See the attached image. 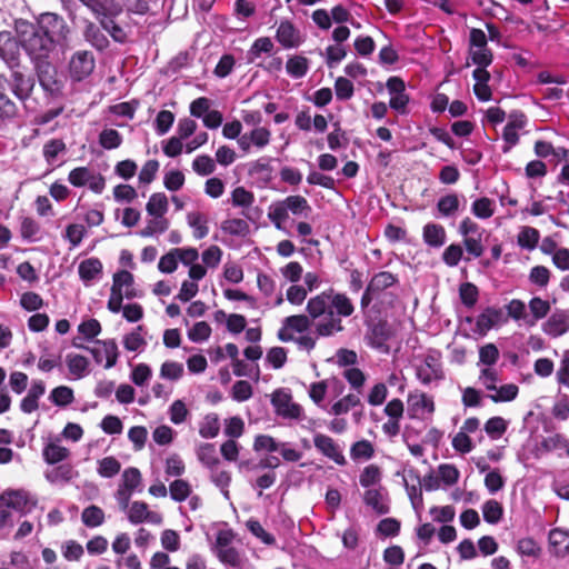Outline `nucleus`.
Wrapping results in <instances>:
<instances>
[{
	"mask_svg": "<svg viewBox=\"0 0 569 569\" xmlns=\"http://www.w3.org/2000/svg\"><path fill=\"white\" fill-rule=\"evenodd\" d=\"M66 360L71 376H73L76 379H81L86 376L89 361L84 356L69 353Z\"/></svg>",
	"mask_w": 569,
	"mask_h": 569,
	"instance_id": "obj_28",
	"label": "nucleus"
},
{
	"mask_svg": "<svg viewBox=\"0 0 569 569\" xmlns=\"http://www.w3.org/2000/svg\"><path fill=\"white\" fill-rule=\"evenodd\" d=\"M113 18L114 17H102L98 20L101 28L106 30L116 42L124 43L128 39V34L124 29L113 20Z\"/></svg>",
	"mask_w": 569,
	"mask_h": 569,
	"instance_id": "obj_29",
	"label": "nucleus"
},
{
	"mask_svg": "<svg viewBox=\"0 0 569 569\" xmlns=\"http://www.w3.org/2000/svg\"><path fill=\"white\" fill-rule=\"evenodd\" d=\"M40 226L39 223L30 217H24L21 220L20 233L22 239L28 241H34L36 236L39 233Z\"/></svg>",
	"mask_w": 569,
	"mask_h": 569,
	"instance_id": "obj_60",
	"label": "nucleus"
},
{
	"mask_svg": "<svg viewBox=\"0 0 569 569\" xmlns=\"http://www.w3.org/2000/svg\"><path fill=\"white\" fill-rule=\"evenodd\" d=\"M78 273L82 281L90 282L102 273V263L98 258L82 260L79 263Z\"/></svg>",
	"mask_w": 569,
	"mask_h": 569,
	"instance_id": "obj_21",
	"label": "nucleus"
},
{
	"mask_svg": "<svg viewBox=\"0 0 569 569\" xmlns=\"http://www.w3.org/2000/svg\"><path fill=\"white\" fill-rule=\"evenodd\" d=\"M50 400L58 407H67L74 400L73 390L67 386L52 389Z\"/></svg>",
	"mask_w": 569,
	"mask_h": 569,
	"instance_id": "obj_38",
	"label": "nucleus"
},
{
	"mask_svg": "<svg viewBox=\"0 0 569 569\" xmlns=\"http://www.w3.org/2000/svg\"><path fill=\"white\" fill-rule=\"evenodd\" d=\"M469 57L477 68L489 67L493 61V53L489 48L469 49Z\"/></svg>",
	"mask_w": 569,
	"mask_h": 569,
	"instance_id": "obj_49",
	"label": "nucleus"
},
{
	"mask_svg": "<svg viewBox=\"0 0 569 569\" xmlns=\"http://www.w3.org/2000/svg\"><path fill=\"white\" fill-rule=\"evenodd\" d=\"M141 472L138 468L129 467L122 473L121 486L133 491L141 483Z\"/></svg>",
	"mask_w": 569,
	"mask_h": 569,
	"instance_id": "obj_58",
	"label": "nucleus"
},
{
	"mask_svg": "<svg viewBox=\"0 0 569 569\" xmlns=\"http://www.w3.org/2000/svg\"><path fill=\"white\" fill-rule=\"evenodd\" d=\"M148 511L149 508L146 502L133 501L128 513V519L133 525L144 522L148 518Z\"/></svg>",
	"mask_w": 569,
	"mask_h": 569,
	"instance_id": "obj_53",
	"label": "nucleus"
},
{
	"mask_svg": "<svg viewBox=\"0 0 569 569\" xmlns=\"http://www.w3.org/2000/svg\"><path fill=\"white\" fill-rule=\"evenodd\" d=\"M416 376L423 385H429L433 380H443L445 372L439 356L427 355L423 365L417 367Z\"/></svg>",
	"mask_w": 569,
	"mask_h": 569,
	"instance_id": "obj_8",
	"label": "nucleus"
},
{
	"mask_svg": "<svg viewBox=\"0 0 569 569\" xmlns=\"http://www.w3.org/2000/svg\"><path fill=\"white\" fill-rule=\"evenodd\" d=\"M352 300L343 292L329 288L321 293L311 297L306 306L307 315H293L284 319V325L295 332L307 331L312 321L325 317L315 326L318 337H331L342 332L345 327L342 318H348L355 312Z\"/></svg>",
	"mask_w": 569,
	"mask_h": 569,
	"instance_id": "obj_1",
	"label": "nucleus"
},
{
	"mask_svg": "<svg viewBox=\"0 0 569 569\" xmlns=\"http://www.w3.org/2000/svg\"><path fill=\"white\" fill-rule=\"evenodd\" d=\"M13 94L21 101H26L31 97L36 86V80L31 74H24L19 70H14L11 74Z\"/></svg>",
	"mask_w": 569,
	"mask_h": 569,
	"instance_id": "obj_14",
	"label": "nucleus"
},
{
	"mask_svg": "<svg viewBox=\"0 0 569 569\" xmlns=\"http://www.w3.org/2000/svg\"><path fill=\"white\" fill-rule=\"evenodd\" d=\"M507 428L508 423L502 417H492L485 423V431L492 439L500 438Z\"/></svg>",
	"mask_w": 569,
	"mask_h": 569,
	"instance_id": "obj_46",
	"label": "nucleus"
},
{
	"mask_svg": "<svg viewBox=\"0 0 569 569\" xmlns=\"http://www.w3.org/2000/svg\"><path fill=\"white\" fill-rule=\"evenodd\" d=\"M273 42L269 37H260L254 40L250 50L248 51L249 61H253L262 53H270L273 50Z\"/></svg>",
	"mask_w": 569,
	"mask_h": 569,
	"instance_id": "obj_43",
	"label": "nucleus"
},
{
	"mask_svg": "<svg viewBox=\"0 0 569 569\" xmlns=\"http://www.w3.org/2000/svg\"><path fill=\"white\" fill-rule=\"evenodd\" d=\"M381 480V471L377 465L365 467L359 477V482L363 488H369Z\"/></svg>",
	"mask_w": 569,
	"mask_h": 569,
	"instance_id": "obj_47",
	"label": "nucleus"
},
{
	"mask_svg": "<svg viewBox=\"0 0 569 569\" xmlns=\"http://www.w3.org/2000/svg\"><path fill=\"white\" fill-rule=\"evenodd\" d=\"M459 297L463 306L472 308L478 301L479 290L476 284L463 282L459 287Z\"/></svg>",
	"mask_w": 569,
	"mask_h": 569,
	"instance_id": "obj_40",
	"label": "nucleus"
},
{
	"mask_svg": "<svg viewBox=\"0 0 569 569\" xmlns=\"http://www.w3.org/2000/svg\"><path fill=\"white\" fill-rule=\"evenodd\" d=\"M81 520L84 526L89 528H96L103 523L104 512L100 507L91 505L83 509L81 513Z\"/></svg>",
	"mask_w": 569,
	"mask_h": 569,
	"instance_id": "obj_33",
	"label": "nucleus"
},
{
	"mask_svg": "<svg viewBox=\"0 0 569 569\" xmlns=\"http://www.w3.org/2000/svg\"><path fill=\"white\" fill-rule=\"evenodd\" d=\"M91 178L92 173L87 167H77L68 174V180L73 187H83Z\"/></svg>",
	"mask_w": 569,
	"mask_h": 569,
	"instance_id": "obj_56",
	"label": "nucleus"
},
{
	"mask_svg": "<svg viewBox=\"0 0 569 569\" xmlns=\"http://www.w3.org/2000/svg\"><path fill=\"white\" fill-rule=\"evenodd\" d=\"M371 311H379L378 305H373L371 309H367L363 315L365 326L367 327L365 340L367 345L373 349L388 351L387 341L391 338V329L386 319L373 320L370 316Z\"/></svg>",
	"mask_w": 569,
	"mask_h": 569,
	"instance_id": "obj_5",
	"label": "nucleus"
},
{
	"mask_svg": "<svg viewBox=\"0 0 569 569\" xmlns=\"http://www.w3.org/2000/svg\"><path fill=\"white\" fill-rule=\"evenodd\" d=\"M313 443L318 451H320L327 458L333 460L337 465H346L347 461L345 456L340 451L339 446L331 437L322 433H317L313 437Z\"/></svg>",
	"mask_w": 569,
	"mask_h": 569,
	"instance_id": "obj_12",
	"label": "nucleus"
},
{
	"mask_svg": "<svg viewBox=\"0 0 569 569\" xmlns=\"http://www.w3.org/2000/svg\"><path fill=\"white\" fill-rule=\"evenodd\" d=\"M472 213L479 219H488L493 216V201L487 197L479 198L472 202Z\"/></svg>",
	"mask_w": 569,
	"mask_h": 569,
	"instance_id": "obj_41",
	"label": "nucleus"
},
{
	"mask_svg": "<svg viewBox=\"0 0 569 569\" xmlns=\"http://www.w3.org/2000/svg\"><path fill=\"white\" fill-rule=\"evenodd\" d=\"M550 552L558 557H565L569 552V531L555 528L548 536Z\"/></svg>",
	"mask_w": 569,
	"mask_h": 569,
	"instance_id": "obj_17",
	"label": "nucleus"
},
{
	"mask_svg": "<svg viewBox=\"0 0 569 569\" xmlns=\"http://www.w3.org/2000/svg\"><path fill=\"white\" fill-rule=\"evenodd\" d=\"M96 59L89 50L76 51L69 61V73L72 80L82 81L94 70Z\"/></svg>",
	"mask_w": 569,
	"mask_h": 569,
	"instance_id": "obj_7",
	"label": "nucleus"
},
{
	"mask_svg": "<svg viewBox=\"0 0 569 569\" xmlns=\"http://www.w3.org/2000/svg\"><path fill=\"white\" fill-rule=\"evenodd\" d=\"M170 496L174 501L182 502L191 493V486L183 479H177L169 486Z\"/></svg>",
	"mask_w": 569,
	"mask_h": 569,
	"instance_id": "obj_44",
	"label": "nucleus"
},
{
	"mask_svg": "<svg viewBox=\"0 0 569 569\" xmlns=\"http://www.w3.org/2000/svg\"><path fill=\"white\" fill-rule=\"evenodd\" d=\"M222 230L231 236H246L249 232V224L243 219L233 218L223 221Z\"/></svg>",
	"mask_w": 569,
	"mask_h": 569,
	"instance_id": "obj_48",
	"label": "nucleus"
},
{
	"mask_svg": "<svg viewBox=\"0 0 569 569\" xmlns=\"http://www.w3.org/2000/svg\"><path fill=\"white\" fill-rule=\"evenodd\" d=\"M127 0H82V2L96 14L102 17H117L123 11Z\"/></svg>",
	"mask_w": 569,
	"mask_h": 569,
	"instance_id": "obj_11",
	"label": "nucleus"
},
{
	"mask_svg": "<svg viewBox=\"0 0 569 569\" xmlns=\"http://www.w3.org/2000/svg\"><path fill=\"white\" fill-rule=\"evenodd\" d=\"M193 170L200 176H209L214 169L216 164L209 156H198L192 162Z\"/></svg>",
	"mask_w": 569,
	"mask_h": 569,
	"instance_id": "obj_64",
	"label": "nucleus"
},
{
	"mask_svg": "<svg viewBox=\"0 0 569 569\" xmlns=\"http://www.w3.org/2000/svg\"><path fill=\"white\" fill-rule=\"evenodd\" d=\"M459 204L458 196L456 193H448L438 200L437 209L441 216L449 217L458 211Z\"/></svg>",
	"mask_w": 569,
	"mask_h": 569,
	"instance_id": "obj_37",
	"label": "nucleus"
},
{
	"mask_svg": "<svg viewBox=\"0 0 569 569\" xmlns=\"http://www.w3.org/2000/svg\"><path fill=\"white\" fill-rule=\"evenodd\" d=\"M463 256V250L460 244L451 243L448 246L443 253L442 260L449 267H456L460 262Z\"/></svg>",
	"mask_w": 569,
	"mask_h": 569,
	"instance_id": "obj_61",
	"label": "nucleus"
},
{
	"mask_svg": "<svg viewBox=\"0 0 569 569\" xmlns=\"http://www.w3.org/2000/svg\"><path fill=\"white\" fill-rule=\"evenodd\" d=\"M271 403L278 416L287 419H299L302 413V408L299 403L292 402L289 393L277 390L273 392Z\"/></svg>",
	"mask_w": 569,
	"mask_h": 569,
	"instance_id": "obj_10",
	"label": "nucleus"
},
{
	"mask_svg": "<svg viewBox=\"0 0 569 569\" xmlns=\"http://www.w3.org/2000/svg\"><path fill=\"white\" fill-rule=\"evenodd\" d=\"M82 36L98 51L106 50L110 42L107 36L101 31L100 27L90 20L83 21Z\"/></svg>",
	"mask_w": 569,
	"mask_h": 569,
	"instance_id": "obj_16",
	"label": "nucleus"
},
{
	"mask_svg": "<svg viewBox=\"0 0 569 569\" xmlns=\"http://www.w3.org/2000/svg\"><path fill=\"white\" fill-rule=\"evenodd\" d=\"M42 456L47 463L56 465L66 460L70 456V451L66 447H62L54 442H49L48 445L44 446Z\"/></svg>",
	"mask_w": 569,
	"mask_h": 569,
	"instance_id": "obj_26",
	"label": "nucleus"
},
{
	"mask_svg": "<svg viewBox=\"0 0 569 569\" xmlns=\"http://www.w3.org/2000/svg\"><path fill=\"white\" fill-rule=\"evenodd\" d=\"M503 313L501 309L488 307L477 317L476 327L479 333L486 335L497 323L502 320Z\"/></svg>",
	"mask_w": 569,
	"mask_h": 569,
	"instance_id": "obj_19",
	"label": "nucleus"
},
{
	"mask_svg": "<svg viewBox=\"0 0 569 569\" xmlns=\"http://www.w3.org/2000/svg\"><path fill=\"white\" fill-rule=\"evenodd\" d=\"M482 515L485 521L495 525L501 520L503 516V508L499 501L490 499L483 503Z\"/></svg>",
	"mask_w": 569,
	"mask_h": 569,
	"instance_id": "obj_35",
	"label": "nucleus"
},
{
	"mask_svg": "<svg viewBox=\"0 0 569 569\" xmlns=\"http://www.w3.org/2000/svg\"><path fill=\"white\" fill-rule=\"evenodd\" d=\"M309 69V61L303 56H293L287 60L286 70L295 79L305 77Z\"/></svg>",
	"mask_w": 569,
	"mask_h": 569,
	"instance_id": "obj_30",
	"label": "nucleus"
},
{
	"mask_svg": "<svg viewBox=\"0 0 569 569\" xmlns=\"http://www.w3.org/2000/svg\"><path fill=\"white\" fill-rule=\"evenodd\" d=\"M350 455L352 459H370L375 455L373 446L368 440H360L351 446Z\"/></svg>",
	"mask_w": 569,
	"mask_h": 569,
	"instance_id": "obj_52",
	"label": "nucleus"
},
{
	"mask_svg": "<svg viewBox=\"0 0 569 569\" xmlns=\"http://www.w3.org/2000/svg\"><path fill=\"white\" fill-rule=\"evenodd\" d=\"M99 143L107 150L117 149L122 143V136L116 129H103L99 133Z\"/></svg>",
	"mask_w": 569,
	"mask_h": 569,
	"instance_id": "obj_42",
	"label": "nucleus"
},
{
	"mask_svg": "<svg viewBox=\"0 0 569 569\" xmlns=\"http://www.w3.org/2000/svg\"><path fill=\"white\" fill-rule=\"evenodd\" d=\"M33 63L37 79L42 90L50 97L62 96L63 83L58 78L56 66L49 60L50 54H28Z\"/></svg>",
	"mask_w": 569,
	"mask_h": 569,
	"instance_id": "obj_3",
	"label": "nucleus"
},
{
	"mask_svg": "<svg viewBox=\"0 0 569 569\" xmlns=\"http://www.w3.org/2000/svg\"><path fill=\"white\" fill-rule=\"evenodd\" d=\"M189 226L193 229V237L196 239H203L209 233L208 218L206 214L196 211L189 212L187 216Z\"/></svg>",
	"mask_w": 569,
	"mask_h": 569,
	"instance_id": "obj_27",
	"label": "nucleus"
},
{
	"mask_svg": "<svg viewBox=\"0 0 569 569\" xmlns=\"http://www.w3.org/2000/svg\"><path fill=\"white\" fill-rule=\"evenodd\" d=\"M360 405V398L356 395L349 393L335 402L331 407V412L336 416L347 413L351 408Z\"/></svg>",
	"mask_w": 569,
	"mask_h": 569,
	"instance_id": "obj_50",
	"label": "nucleus"
},
{
	"mask_svg": "<svg viewBox=\"0 0 569 569\" xmlns=\"http://www.w3.org/2000/svg\"><path fill=\"white\" fill-rule=\"evenodd\" d=\"M517 550L522 556L535 558L538 557L541 552V548L531 537L520 539L517 543Z\"/></svg>",
	"mask_w": 569,
	"mask_h": 569,
	"instance_id": "obj_59",
	"label": "nucleus"
},
{
	"mask_svg": "<svg viewBox=\"0 0 569 569\" xmlns=\"http://www.w3.org/2000/svg\"><path fill=\"white\" fill-rule=\"evenodd\" d=\"M246 525L248 530L263 543L273 545L276 542L274 537L267 532L258 520L249 519Z\"/></svg>",
	"mask_w": 569,
	"mask_h": 569,
	"instance_id": "obj_57",
	"label": "nucleus"
},
{
	"mask_svg": "<svg viewBox=\"0 0 569 569\" xmlns=\"http://www.w3.org/2000/svg\"><path fill=\"white\" fill-rule=\"evenodd\" d=\"M276 40L284 48H298L302 43L300 31L289 20L280 21L277 31Z\"/></svg>",
	"mask_w": 569,
	"mask_h": 569,
	"instance_id": "obj_13",
	"label": "nucleus"
},
{
	"mask_svg": "<svg viewBox=\"0 0 569 569\" xmlns=\"http://www.w3.org/2000/svg\"><path fill=\"white\" fill-rule=\"evenodd\" d=\"M423 241L435 248L441 247L446 241V230L441 224L427 223L423 227Z\"/></svg>",
	"mask_w": 569,
	"mask_h": 569,
	"instance_id": "obj_22",
	"label": "nucleus"
},
{
	"mask_svg": "<svg viewBox=\"0 0 569 569\" xmlns=\"http://www.w3.org/2000/svg\"><path fill=\"white\" fill-rule=\"evenodd\" d=\"M540 239V232L536 228L532 227H522L520 232L517 237V242L519 247L527 249V250H533L539 242Z\"/></svg>",
	"mask_w": 569,
	"mask_h": 569,
	"instance_id": "obj_31",
	"label": "nucleus"
},
{
	"mask_svg": "<svg viewBox=\"0 0 569 569\" xmlns=\"http://www.w3.org/2000/svg\"><path fill=\"white\" fill-rule=\"evenodd\" d=\"M16 31L27 54H51L57 47L68 46L71 28L64 18L54 12H43L36 23L18 20Z\"/></svg>",
	"mask_w": 569,
	"mask_h": 569,
	"instance_id": "obj_2",
	"label": "nucleus"
},
{
	"mask_svg": "<svg viewBox=\"0 0 569 569\" xmlns=\"http://www.w3.org/2000/svg\"><path fill=\"white\" fill-rule=\"evenodd\" d=\"M311 211L312 208L305 197L288 196L271 206L268 218L277 229L281 230L282 223L289 218V212L297 217L308 218Z\"/></svg>",
	"mask_w": 569,
	"mask_h": 569,
	"instance_id": "obj_4",
	"label": "nucleus"
},
{
	"mask_svg": "<svg viewBox=\"0 0 569 569\" xmlns=\"http://www.w3.org/2000/svg\"><path fill=\"white\" fill-rule=\"evenodd\" d=\"M148 431L143 426L131 427L128 431V438L133 443L134 450H141L147 441Z\"/></svg>",
	"mask_w": 569,
	"mask_h": 569,
	"instance_id": "obj_62",
	"label": "nucleus"
},
{
	"mask_svg": "<svg viewBox=\"0 0 569 569\" xmlns=\"http://www.w3.org/2000/svg\"><path fill=\"white\" fill-rule=\"evenodd\" d=\"M496 392L489 395L488 398L498 403V402H509L517 398L519 393V388L515 383H507L500 387H497Z\"/></svg>",
	"mask_w": 569,
	"mask_h": 569,
	"instance_id": "obj_34",
	"label": "nucleus"
},
{
	"mask_svg": "<svg viewBox=\"0 0 569 569\" xmlns=\"http://www.w3.org/2000/svg\"><path fill=\"white\" fill-rule=\"evenodd\" d=\"M232 204L234 207H250L254 201V196L243 187H237L231 193Z\"/></svg>",
	"mask_w": 569,
	"mask_h": 569,
	"instance_id": "obj_55",
	"label": "nucleus"
},
{
	"mask_svg": "<svg viewBox=\"0 0 569 569\" xmlns=\"http://www.w3.org/2000/svg\"><path fill=\"white\" fill-rule=\"evenodd\" d=\"M121 463L117 458L109 456L98 461V473L103 478H112L120 472Z\"/></svg>",
	"mask_w": 569,
	"mask_h": 569,
	"instance_id": "obj_39",
	"label": "nucleus"
},
{
	"mask_svg": "<svg viewBox=\"0 0 569 569\" xmlns=\"http://www.w3.org/2000/svg\"><path fill=\"white\" fill-rule=\"evenodd\" d=\"M89 350L97 363H101L106 358V369L112 368L118 360L119 351L117 342L113 339L110 340H97L92 348H86Z\"/></svg>",
	"mask_w": 569,
	"mask_h": 569,
	"instance_id": "obj_9",
	"label": "nucleus"
},
{
	"mask_svg": "<svg viewBox=\"0 0 569 569\" xmlns=\"http://www.w3.org/2000/svg\"><path fill=\"white\" fill-rule=\"evenodd\" d=\"M335 91L336 97L338 100H349L355 92L353 83L345 78V77H338L335 81Z\"/></svg>",
	"mask_w": 569,
	"mask_h": 569,
	"instance_id": "obj_54",
	"label": "nucleus"
},
{
	"mask_svg": "<svg viewBox=\"0 0 569 569\" xmlns=\"http://www.w3.org/2000/svg\"><path fill=\"white\" fill-rule=\"evenodd\" d=\"M146 210L148 214L154 218H162L168 211V198L163 192L152 193L147 202Z\"/></svg>",
	"mask_w": 569,
	"mask_h": 569,
	"instance_id": "obj_25",
	"label": "nucleus"
},
{
	"mask_svg": "<svg viewBox=\"0 0 569 569\" xmlns=\"http://www.w3.org/2000/svg\"><path fill=\"white\" fill-rule=\"evenodd\" d=\"M67 152V144L62 139L53 138L48 140L42 148V156L49 166L56 163L59 154Z\"/></svg>",
	"mask_w": 569,
	"mask_h": 569,
	"instance_id": "obj_23",
	"label": "nucleus"
},
{
	"mask_svg": "<svg viewBox=\"0 0 569 569\" xmlns=\"http://www.w3.org/2000/svg\"><path fill=\"white\" fill-rule=\"evenodd\" d=\"M545 333L553 338L565 335L569 330V315L565 310L555 311L543 323Z\"/></svg>",
	"mask_w": 569,
	"mask_h": 569,
	"instance_id": "obj_15",
	"label": "nucleus"
},
{
	"mask_svg": "<svg viewBox=\"0 0 569 569\" xmlns=\"http://www.w3.org/2000/svg\"><path fill=\"white\" fill-rule=\"evenodd\" d=\"M197 456L199 461L204 465L210 471H213L220 466V460L217 456L216 446L213 443H202L198 448Z\"/></svg>",
	"mask_w": 569,
	"mask_h": 569,
	"instance_id": "obj_24",
	"label": "nucleus"
},
{
	"mask_svg": "<svg viewBox=\"0 0 569 569\" xmlns=\"http://www.w3.org/2000/svg\"><path fill=\"white\" fill-rule=\"evenodd\" d=\"M211 327L206 321H199L193 325V327L188 331V338L192 342H202L210 338L211 336Z\"/></svg>",
	"mask_w": 569,
	"mask_h": 569,
	"instance_id": "obj_51",
	"label": "nucleus"
},
{
	"mask_svg": "<svg viewBox=\"0 0 569 569\" xmlns=\"http://www.w3.org/2000/svg\"><path fill=\"white\" fill-rule=\"evenodd\" d=\"M363 502L378 515H386L390 510L389 506L382 502V495L377 489H367L363 493Z\"/></svg>",
	"mask_w": 569,
	"mask_h": 569,
	"instance_id": "obj_32",
	"label": "nucleus"
},
{
	"mask_svg": "<svg viewBox=\"0 0 569 569\" xmlns=\"http://www.w3.org/2000/svg\"><path fill=\"white\" fill-rule=\"evenodd\" d=\"M28 501V493L22 490H8L0 496V502H3L8 508L18 510L22 513L26 512L24 509Z\"/></svg>",
	"mask_w": 569,
	"mask_h": 569,
	"instance_id": "obj_20",
	"label": "nucleus"
},
{
	"mask_svg": "<svg viewBox=\"0 0 569 569\" xmlns=\"http://www.w3.org/2000/svg\"><path fill=\"white\" fill-rule=\"evenodd\" d=\"M19 44L21 46L19 39L17 40L12 37L11 32H0V58L7 63L17 62L19 58Z\"/></svg>",
	"mask_w": 569,
	"mask_h": 569,
	"instance_id": "obj_18",
	"label": "nucleus"
},
{
	"mask_svg": "<svg viewBox=\"0 0 569 569\" xmlns=\"http://www.w3.org/2000/svg\"><path fill=\"white\" fill-rule=\"evenodd\" d=\"M220 422L216 413L207 415L199 428V435L204 439H212L219 435Z\"/></svg>",
	"mask_w": 569,
	"mask_h": 569,
	"instance_id": "obj_36",
	"label": "nucleus"
},
{
	"mask_svg": "<svg viewBox=\"0 0 569 569\" xmlns=\"http://www.w3.org/2000/svg\"><path fill=\"white\" fill-rule=\"evenodd\" d=\"M423 409H426L428 412L435 411V403L432 399L428 398L425 393H421L416 397H409V412H413L410 415V417H415L419 410Z\"/></svg>",
	"mask_w": 569,
	"mask_h": 569,
	"instance_id": "obj_45",
	"label": "nucleus"
},
{
	"mask_svg": "<svg viewBox=\"0 0 569 569\" xmlns=\"http://www.w3.org/2000/svg\"><path fill=\"white\" fill-rule=\"evenodd\" d=\"M401 523L396 518H385L379 521L377 531L385 537H395L400 531Z\"/></svg>",
	"mask_w": 569,
	"mask_h": 569,
	"instance_id": "obj_63",
	"label": "nucleus"
},
{
	"mask_svg": "<svg viewBox=\"0 0 569 569\" xmlns=\"http://www.w3.org/2000/svg\"><path fill=\"white\" fill-rule=\"evenodd\" d=\"M399 282L397 274L390 271H380L375 273L367 283L360 299V308L362 312L369 309L375 299L380 298L381 293Z\"/></svg>",
	"mask_w": 569,
	"mask_h": 569,
	"instance_id": "obj_6",
	"label": "nucleus"
}]
</instances>
